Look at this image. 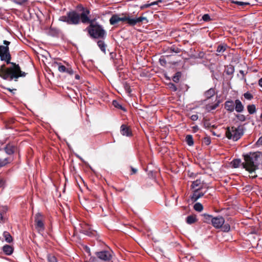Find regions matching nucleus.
Here are the masks:
<instances>
[{
    "instance_id": "20",
    "label": "nucleus",
    "mask_w": 262,
    "mask_h": 262,
    "mask_svg": "<svg viewBox=\"0 0 262 262\" xmlns=\"http://www.w3.org/2000/svg\"><path fill=\"white\" fill-rule=\"evenodd\" d=\"M220 104V101L218 100L216 103L211 104H207L205 106V110L209 112L212 110H215L216 108H217Z\"/></svg>"
},
{
    "instance_id": "44",
    "label": "nucleus",
    "mask_w": 262,
    "mask_h": 262,
    "mask_svg": "<svg viewBox=\"0 0 262 262\" xmlns=\"http://www.w3.org/2000/svg\"><path fill=\"white\" fill-rule=\"evenodd\" d=\"M170 50L172 51V52H173L174 53H178L180 52V49H179L178 48H177V47H175L174 46H172L170 48Z\"/></svg>"
},
{
    "instance_id": "2",
    "label": "nucleus",
    "mask_w": 262,
    "mask_h": 262,
    "mask_svg": "<svg viewBox=\"0 0 262 262\" xmlns=\"http://www.w3.org/2000/svg\"><path fill=\"white\" fill-rule=\"evenodd\" d=\"M245 162L242 163V165L246 170L251 172L258 168V166L262 161L260 152H250L244 156Z\"/></svg>"
},
{
    "instance_id": "48",
    "label": "nucleus",
    "mask_w": 262,
    "mask_h": 262,
    "mask_svg": "<svg viewBox=\"0 0 262 262\" xmlns=\"http://www.w3.org/2000/svg\"><path fill=\"white\" fill-rule=\"evenodd\" d=\"M27 2V0H16V2L19 5H23Z\"/></svg>"
},
{
    "instance_id": "36",
    "label": "nucleus",
    "mask_w": 262,
    "mask_h": 262,
    "mask_svg": "<svg viewBox=\"0 0 262 262\" xmlns=\"http://www.w3.org/2000/svg\"><path fill=\"white\" fill-rule=\"evenodd\" d=\"M236 118L240 121L244 122L246 120V118L244 115L237 114L235 115Z\"/></svg>"
},
{
    "instance_id": "3",
    "label": "nucleus",
    "mask_w": 262,
    "mask_h": 262,
    "mask_svg": "<svg viewBox=\"0 0 262 262\" xmlns=\"http://www.w3.org/2000/svg\"><path fill=\"white\" fill-rule=\"evenodd\" d=\"M90 36L93 39H105L106 37V32L103 27L98 23H91L87 28Z\"/></svg>"
},
{
    "instance_id": "12",
    "label": "nucleus",
    "mask_w": 262,
    "mask_h": 262,
    "mask_svg": "<svg viewBox=\"0 0 262 262\" xmlns=\"http://www.w3.org/2000/svg\"><path fill=\"white\" fill-rule=\"evenodd\" d=\"M225 223L224 217L221 216H218L212 219V224L215 228H220Z\"/></svg>"
},
{
    "instance_id": "55",
    "label": "nucleus",
    "mask_w": 262,
    "mask_h": 262,
    "mask_svg": "<svg viewBox=\"0 0 262 262\" xmlns=\"http://www.w3.org/2000/svg\"><path fill=\"white\" fill-rule=\"evenodd\" d=\"M75 78L76 79L79 80V79H80V76L78 74H76L75 76Z\"/></svg>"
},
{
    "instance_id": "38",
    "label": "nucleus",
    "mask_w": 262,
    "mask_h": 262,
    "mask_svg": "<svg viewBox=\"0 0 262 262\" xmlns=\"http://www.w3.org/2000/svg\"><path fill=\"white\" fill-rule=\"evenodd\" d=\"M204 217L205 222H208L211 221V223L212 222V219L214 218L212 217V216L208 214H204Z\"/></svg>"
},
{
    "instance_id": "31",
    "label": "nucleus",
    "mask_w": 262,
    "mask_h": 262,
    "mask_svg": "<svg viewBox=\"0 0 262 262\" xmlns=\"http://www.w3.org/2000/svg\"><path fill=\"white\" fill-rule=\"evenodd\" d=\"M193 208L195 211L201 212L203 209V206L201 203H196L194 205Z\"/></svg>"
},
{
    "instance_id": "19",
    "label": "nucleus",
    "mask_w": 262,
    "mask_h": 262,
    "mask_svg": "<svg viewBox=\"0 0 262 262\" xmlns=\"http://www.w3.org/2000/svg\"><path fill=\"white\" fill-rule=\"evenodd\" d=\"M3 251L7 255H11L13 252V247L9 245H5L3 247Z\"/></svg>"
},
{
    "instance_id": "50",
    "label": "nucleus",
    "mask_w": 262,
    "mask_h": 262,
    "mask_svg": "<svg viewBox=\"0 0 262 262\" xmlns=\"http://www.w3.org/2000/svg\"><path fill=\"white\" fill-rule=\"evenodd\" d=\"M257 145H262V136L259 138L256 142Z\"/></svg>"
},
{
    "instance_id": "35",
    "label": "nucleus",
    "mask_w": 262,
    "mask_h": 262,
    "mask_svg": "<svg viewBox=\"0 0 262 262\" xmlns=\"http://www.w3.org/2000/svg\"><path fill=\"white\" fill-rule=\"evenodd\" d=\"M243 96L246 99L248 100H251L253 98V95L249 92L244 93Z\"/></svg>"
},
{
    "instance_id": "30",
    "label": "nucleus",
    "mask_w": 262,
    "mask_h": 262,
    "mask_svg": "<svg viewBox=\"0 0 262 262\" xmlns=\"http://www.w3.org/2000/svg\"><path fill=\"white\" fill-rule=\"evenodd\" d=\"M231 163L234 168H237L241 164H242L240 159H234L232 161Z\"/></svg>"
},
{
    "instance_id": "60",
    "label": "nucleus",
    "mask_w": 262,
    "mask_h": 262,
    "mask_svg": "<svg viewBox=\"0 0 262 262\" xmlns=\"http://www.w3.org/2000/svg\"><path fill=\"white\" fill-rule=\"evenodd\" d=\"M260 119H262V114L260 115Z\"/></svg>"
},
{
    "instance_id": "4",
    "label": "nucleus",
    "mask_w": 262,
    "mask_h": 262,
    "mask_svg": "<svg viewBox=\"0 0 262 262\" xmlns=\"http://www.w3.org/2000/svg\"><path fill=\"white\" fill-rule=\"evenodd\" d=\"M59 20L69 25H77L80 23V15L75 11H70L67 15L60 16Z\"/></svg>"
},
{
    "instance_id": "37",
    "label": "nucleus",
    "mask_w": 262,
    "mask_h": 262,
    "mask_svg": "<svg viewBox=\"0 0 262 262\" xmlns=\"http://www.w3.org/2000/svg\"><path fill=\"white\" fill-rule=\"evenodd\" d=\"M81 232L83 234L88 235V236H91L93 234L92 231L90 230V229L85 230V229H82L81 230Z\"/></svg>"
},
{
    "instance_id": "45",
    "label": "nucleus",
    "mask_w": 262,
    "mask_h": 262,
    "mask_svg": "<svg viewBox=\"0 0 262 262\" xmlns=\"http://www.w3.org/2000/svg\"><path fill=\"white\" fill-rule=\"evenodd\" d=\"M110 57L112 59L114 60V63L115 64V65L116 64V62L115 61V60H114V58L115 57H116V53L115 52H111L110 54Z\"/></svg>"
},
{
    "instance_id": "5",
    "label": "nucleus",
    "mask_w": 262,
    "mask_h": 262,
    "mask_svg": "<svg viewBox=\"0 0 262 262\" xmlns=\"http://www.w3.org/2000/svg\"><path fill=\"white\" fill-rule=\"evenodd\" d=\"M243 135V129L239 127L231 126L226 128V136L229 139L236 141L241 138Z\"/></svg>"
},
{
    "instance_id": "54",
    "label": "nucleus",
    "mask_w": 262,
    "mask_h": 262,
    "mask_svg": "<svg viewBox=\"0 0 262 262\" xmlns=\"http://www.w3.org/2000/svg\"><path fill=\"white\" fill-rule=\"evenodd\" d=\"M137 170L135 168H132V174H135L137 172Z\"/></svg>"
},
{
    "instance_id": "7",
    "label": "nucleus",
    "mask_w": 262,
    "mask_h": 262,
    "mask_svg": "<svg viewBox=\"0 0 262 262\" xmlns=\"http://www.w3.org/2000/svg\"><path fill=\"white\" fill-rule=\"evenodd\" d=\"M43 218V215L39 212L37 213L35 216V228L39 232L43 231L45 229Z\"/></svg>"
},
{
    "instance_id": "53",
    "label": "nucleus",
    "mask_w": 262,
    "mask_h": 262,
    "mask_svg": "<svg viewBox=\"0 0 262 262\" xmlns=\"http://www.w3.org/2000/svg\"><path fill=\"white\" fill-rule=\"evenodd\" d=\"M258 84L262 88V78L258 80Z\"/></svg>"
},
{
    "instance_id": "22",
    "label": "nucleus",
    "mask_w": 262,
    "mask_h": 262,
    "mask_svg": "<svg viewBox=\"0 0 262 262\" xmlns=\"http://www.w3.org/2000/svg\"><path fill=\"white\" fill-rule=\"evenodd\" d=\"M191 186L194 190L197 188V187H199L198 188H201V189L203 188V184H202L201 181L200 179L193 181Z\"/></svg>"
},
{
    "instance_id": "16",
    "label": "nucleus",
    "mask_w": 262,
    "mask_h": 262,
    "mask_svg": "<svg viewBox=\"0 0 262 262\" xmlns=\"http://www.w3.org/2000/svg\"><path fill=\"white\" fill-rule=\"evenodd\" d=\"M105 39H100L97 40V44L102 52L106 54L107 45L104 41Z\"/></svg>"
},
{
    "instance_id": "24",
    "label": "nucleus",
    "mask_w": 262,
    "mask_h": 262,
    "mask_svg": "<svg viewBox=\"0 0 262 262\" xmlns=\"http://www.w3.org/2000/svg\"><path fill=\"white\" fill-rule=\"evenodd\" d=\"M185 141L189 146H192L193 145L194 142L192 135H187L186 136Z\"/></svg>"
},
{
    "instance_id": "8",
    "label": "nucleus",
    "mask_w": 262,
    "mask_h": 262,
    "mask_svg": "<svg viewBox=\"0 0 262 262\" xmlns=\"http://www.w3.org/2000/svg\"><path fill=\"white\" fill-rule=\"evenodd\" d=\"M54 64L58 66V70L59 72L61 73H66L70 75H73L74 73L73 69L69 65H68V67H67L65 66L62 65L61 62H58L57 61H54Z\"/></svg>"
},
{
    "instance_id": "32",
    "label": "nucleus",
    "mask_w": 262,
    "mask_h": 262,
    "mask_svg": "<svg viewBox=\"0 0 262 262\" xmlns=\"http://www.w3.org/2000/svg\"><path fill=\"white\" fill-rule=\"evenodd\" d=\"M181 76V73L180 72H177L172 77V80L174 82L178 83L179 81L180 78Z\"/></svg>"
},
{
    "instance_id": "40",
    "label": "nucleus",
    "mask_w": 262,
    "mask_h": 262,
    "mask_svg": "<svg viewBox=\"0 0 262 262\" xmlns=\"http://www.w3.org/2000/svg\"><path fill=\"white\" fill-rule=\"evenodd\" d=\"M3 212H1L0 211V221L4 222V215L6 213V211L7 210V209L5 208H3Z\"/></svg>"
},
{
    "instance_id": "33",
    "label": "nucleus",
    "mask_w": 262,
    "mask_h": 262,
    "mask_svg": "<svg viewBox=\"0 0 262 262\" xmlns=\"http://www.w3.org/2000/svg\"><path fill=\"white\" fill-rule=\"evenodd\" d=\"M10 162L9 159L5 158L4 159H0V167H3Z\"/></svg>"
},
{
    "instance_id": "17",
    "label": "nucleus",
    "mask_w": 262,
    "mask_h": 262,
    "mask_svg": "<svg viewBox=\"0 0 262 262\" xmlns=\"http://www.w3.org/2000/svg\"><path fill=\"white\" fill-rule=\"evenodd\" d=\"M234 110L237 113H241L244 110V106L239 99H236L234 101Z\"/></svg>"
},
{
    "instance_id": "39",
    "label": "nucleus",
    "mask_w": 262,
    "mask_h": 262,
    "mask_svg": "<svg viewBox=\"0 0 262 262\" xmlns=\"http://www.w3.org/2000/svg\"><path fill=\"white\" fill-rule=\"evenodd\" d=\"M48 260L49 262H57V259L55 256L52 255H48Z\"/></svg>"
},
{
    "instance_id": "29",
    "label": "nucleus",
    "mask_w": 262,
    "mask_h": 262,
    "mask_svg": "<svg viewBox=\"0 0 262 262\" xmlns=\"http://www.w3.org/2000/svg\"><path fill=\"white\" fill-rule=\"evenodd\" d=\"M123 84L124 89L126 91V93L127 94V95L128 96H130L131 90H130V86L129 83H128L126 81H125L123 83Z\"/></svg>"
},
{
    "instance_id": "57",
    "label": "nucleus",
    "mask_w": 262,
    "mask_h": 262,
    "mask_svg": "<svg viewBox=\"0 0 262 262\" xmlns=\"http://www.w3.org/2000/svg\"><path fill=\"white\" fill-rule=\"evenodd\" d=\"M239 73H241V74L243 76H245V73H244V71H243V70H241V71H239Z\"/></svg>"
},
{
    "instance_id": "27",
    "label": "nucleus",
    "mask_w": 262,
    "mask_h": 262,
    "mask_svg": "<svg viewBox=\"0 0 262 262\" xmlns=\"http://www.w3.org/2000/svg\"><path fill=\"white\" fill-rule=\"evenodd\" d=\"M227 46L225 44L220 45L216 49V52L219 53H223L226 49Z\"/></svg>"
},
{
    "instance_id": "46",
    "label": "nucleus",
    "mask_w": 262,
    "mask_h": 262,
    "mask_svg": "<svg viewBox=\"0 0 262 262\" xmlns=\"http://www.w3.org/2000/svg\"><path fill=\"white\" fill-rule=\"evenodd\" d=\"M223 228L224 232H228L230 229V227L228 224H226L223 226Z\"/></svg>"
},
{
    "instance_id": "18",
    "label": "nucleus",
    "mask_w": 262,
    "mask_h": 262,
    "mask_svg": "<svg viewBox=\"0 0 262 262\" xmlns=\"http://www.w3.org/2000/svg\"><path fill=\"white\" fill-rule=\"evenodd\" d=\"M120 133L123 136L129 137L131 135V130L125 124H122L120 127Z\"/></svg>"
},
{
    "instance_id": "52",
    "label": "nucleus",
    "mask_w": 262,
    "mask_h": 262,
    "mask_svg": "<svg viewBox=\"0 0 262 262\" xmlns=\"http://www.w3.org/2000/svg\"><path fill=\"white\" fill-rule=\"evenodd\" d=\"M160 62L162 65L166 63V61L164 59H160Z\"/></svg>"
},
{
    "instance_id": "34",
    "label": "nucleus",
    "mask_w": 262,
    "mask_h": 262,
    "mask_svg": "<svg viewBox=\"0 0 262 262\" xmlns=\"http://www.w3.org/2000/svg\"><path fill=\"white\" fill-rule=\"evenodd\" d=\"M231 2L233 4H235L237 5L242 6L250 5V3H248V2H239V1H234V0H231Z\"/></svg>"
},
{
    "instance_id": "58",
    "label": "nucleus",
    "mask_w": 262,
    "mask_h": 262,
    "mask_svg": "<svg viewBox=\"0 0 262 262\" xmlns=\"http://www.w3.org/2000/svg\"><path fill=\"white\" fill-rule=\"evenodd\" d=\"M95 257H91L90 259L91 260V261L94 262L95 261Z\"/></svg>"
},
{
    "instance_id": "23",
    "label": "nucleus",
    "mask_w": 262,
    "mask_h": 262,
    "mask_svg": "<svg viewBox=\"0 0 262 262\" xmlns=\"http://www.w3.org/2000/svg\"><path fill=\"white\" fill-rule=\"evenodd\" d=\"M3 236L5 240L7 243H10L13 241V238L11 234L7 231H4L3 233Z\"/></svg>"
},
{
    "instance_id": "41",
    "label": "nucleus",
    "mask_w": 262,
    "mask_h": 262,
    "mask_svg": "<svg viewBox=\"0 0 262 262\" xmlns=\"http://www.w3.org/2000/svg\"><path fill=\"white\" fill-rule=\"evenodd\" d=\"M202 19L205 21H208L211 20L210 16L208 14H204L202 16Z\"/></svg>"
},
{
    "instance_id": "15",
    "label": "nucleus",
    "mask_w": 262,
    "mask_h": 262,
    "mask_svg": "<svg viewBox=\"0 0 262 262\" xmlns=\"http://www.w3.org/2000/svg\"><path fill=\"white\" fill-rule=\"evenodd\" d=\"M148 21L146 17L143 16H140L139 17L132 18V26H135L137 24H147L148 23Z\"/></svg>"
},
{
    "instance_id": "51",
    "label": "nucleus",
    "mask_w": 262,
    "mask_h": 262,
    "mask_svg": "<svg viewBox=\"0 0 262 262\" xmlns=\"http://www.w3.org/2000/svg\"><path fill=\"white\" fill-rule=\"evenodd\" d=\"M198 119L197 115H193L191 116V119L193 121H195Z\"/></svg>"
},
{
    "instance_id": "13",
    "label": "nucleus",
    "mask_w": 262,
    "mask_h": 262,
    "mask_svg": "<svg viewBox=\"0 0 262 262\" xmlns=\"http://www.w3.org/2000/svg\"><path fill=\"white\" fill-rule=\"evenodd\" d=\"M16 150V146L12 143H8L4 147L5 152L9 155H12Z\"/></svg>"
},
{
    "instance_id": "21",
    "label": "nucleus",
    "mask_w": 262,
    "mask_h": 262,
    "mask_svg": "<svg viewBox=\"0 0 262 262\" xmlns=\"http://www.w3.org/2000/svg\"><path fill=\"white\" fill-rule=\"evenodd\" d=\"M215 94V90L213 88H210L204 93V96L207 99H208L213 96Z\"/></svg>"
},
{
    "instance_id": "59",
    "label": "nucleus",
    "mask_w": 262,
    "mask_h": 262,
    "mask_svg": "<svg viewBox=\"0 0 262 262\" xmlns=\"http://www.w3.org/2000/svg\"><path fill=\"white\" fill-rule=\"evenodd\" d=\"M4 153V150H2V149H0V154H3Z\"/></svg>"
},
{
    "instance_id": "47",
    "label": "nucleus",
    "mask_w": 262,
    "mask_h": 262,
    "mask_svg": "<svg viewBox=\"0 0 262 262\" xmlns=\"http://www.w3.org/2000/svg\"><path fill=\"white\" fill-rule=\"evenodd\" d=\"M77 8L80 10L82 11V12L84 11L85 9H88L86 8L83 7L82 5H78L77 6Z\"/></svg>"
},
{
    "instance_id": "11",
    "label": "nucleus",
    "mask_w": 262,
    "mask_h": 262,
    "mask_svg": "<svg viewBox=\"0 0 262 262\" xmlns=\"http://www.w3.org/2000/svg\"><path fill=\"white\" fill-rule=\"evenodd\" d=\"M96 254L98 258L104 261H110L112 258L111 253L107 251L98 252Z\"/></svg>"
},
{
    "instance_id": "25",
    "label": "nucleus",
    "mask_w": 262,
    "mask_h": 262,
    "mask_svg": "<svg viewBox=\"0 0 262 262\" xmlns=\"http://www.w3.org/2000/svg\"><path fill=\"white\" fill-rule=\"evenodd\" d=\"M196 221V218L194 215H189L186 218V222L188 224H192Z\"/></svg>"
},
{
    "instance_id": "6",
    "label": "nucleus",
    "mask_w": 262,
    "mask_h": 262,
    "mask_svg": "<svg viewBox=\"0 0 262 262\" xmlns=\"http://www.w3.org/2000/svg\"><path fill=\"white\" fill-rule=\"evenodd\" d=\"M110 23L111 25H115L120 21L126 22L131 25V18L129 16H123L120 14H113L110 19Z\"/></svg>"
},
{
    "instance_id": "10",
    "label": "nucleus",
    "mask_w": 262,
    "mask_h": 262,
    "mask_svg": "<svg viewBox=\"0 0 262 262\" xmlns=\"http://www.w3.org/2000/svg\"><path fill=\"white\" fill-rule=\"evenodd\" d=\"M202 189L201 188H198L194 190L192 194L190 197L192 202H196L199 199L204 195L206 191L203 192Z\"/></svg>"
},
{
    "instance_id": "28",
    "label": "nucleus",
    "mask_w": 262,
    "mask_h": 262,
    "mask_svg": "<svg viewBox=\"0 0 262 262\" xmlns=\"http://www.w3.org/2000/svg\"><path fill=\"white\" fill-rule=\"evenodd\" d=\"M112 103L115 107L122 110L124 111H126L124 107H123L118 101L113 100Z\"/></svg>"
},
{
    "instance_id": "42",
    "label": "nucleus",
    "mask_w": 262,
    "mask_h": 262,
    "mask_svg": "<svg viewBox=\"0 0 262 262\" xmlns=\"http://www.w3.org/2000/svg\"><path fill=\"white\" fill-rule=\"evenodd\" d=\"M203 142L207 145H208L211 143V140L209 137H205L203 139Z\"/></svg>"
},
{
    "instance_id": "43",
    "label": "nucleus",
    "mask_w": 262,
    "mask_h": 262,
    "mask_svg": "<svg viewBox=\"0 0 262 262\" xmlns=\"http://www.w3.org/2000/svg\"><path fill=\"white\" fill-rule=\"evenodd\" d=\"M169 88L172 90L173 92H176L177 91V87L175 84L172 83H170L169 84Z\"/></svg>"
},
{
    "instance_id": "1",
    "label": "nucleus",
    "mask_w": 262,
    "mask_h": 262,
    "mask_svg": "<svg viewBox=\"0 0 262 262\" xmlns=\"http://www.w3.org/2000/svg\"><path fill=\"white\" fill-rule=\"evenodd\" d=\"M3 43L4 45H0V59L2 61H5L7 64H10L11 66L6 68L5 64L2 65L0 68V77L9 81L13 79L16 81L20 77H25L26 73L21 71L19 66L11 62V56L9 48L11 42L5 40Z\"/></svg>"
},
{
    "instance_id": "49",
    "label": "nucleus",
    "mask_w": 262,
    "mask_h": 262,
    "mask_svg": "<svg viewBox=\"0 0 262 262\" xmlns=\"http://www.w3.org/2000/svg\"><path fill=\"white\" fill-rule=\"evenodd\" d=\"M5 181L3 178L0 177V187L4 186Z\"/></svg>"
},
{
    "instance_id": "14",
    "label": "nucleus",
    "mask_w": 262,
    "mask_h": 262,
    "mask_svg": "<svg viewBox=\"0 0 262 262\" xmlns=\"http://www.w3.org/2000/svg\"><path fill=\"white\" fill-rule=\"evenodd\" d=\"M225 109L229 113L234 111V102L232 100L226 101L224 103Z\"/></svg>"
},
{
    "instance_id": "26",
    "label": "nucleus",
    "mask_w": 262,
    "mask_h": 262,
    "mask_svg": "<svg viewBox=\"0 0 262 262\" xmlns=\"http://www.w3.org/2000/svg\"><path fill=\"white\" fill-rule=\"evenodd\" d=\"M247 111L250 114H253L256 112V106L254 104L247 105Z\"/></svg>"
},
{
    "instance_id": "56",
    "label": "nucleus",
    "mask_w": 262,
    "mask_h": 262,
    "mask_svg": "<svg viewBox=\"0 0 262 262\" xmlns=\"http://www.w3.org/2000/svg\"><path fill=\"white\" fill-rule=\"evenodd\" d=\"M86 251L88 253H90V249L89 248H88V247H86Z\"/></svg>"
},
{
    "instance_id": "9",
    "label": "nucleus",
    "mask_w": 262,
    "mask_h": 262,
    "mask_svg": "<svg viewBox=\"0 0 262 262\" xmlns=\"http://www.w3.org/2000/svg\"><path fill=\"white\" fill-rule=\"evenodd\" d=\"M90 13V11L89 9H85L84 11L79 14L80 21H81L83 24H91L93 23L94 20H91L88 16Z\"/></svg>"
}]
</instances>
